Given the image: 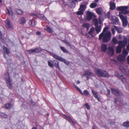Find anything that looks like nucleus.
<instances>
[{
    "instance_id": "nucleus-1",
    "label": "nucleus",
    "mask_w": 129,
    "mask_h": 129,
    "mask_svg": "<svg viewBox=\"0 0 129 129\" xmlns=\"http://www.w3.org/2000/svg\"><path fill=\"white\" fill-rule=\"evenodd\" d=\"M108 29V27H105L102 33L99 35V39L100 40L103 39V42H106L109 41L111 39V34L109 31H107Z\"/></svg>"
},
{
    "instance_id": "nucleus-2",
    "label": "nucleus",
    "mask_w": 129,
    "mask_h": 129,
    "mask_svg": "<svg viewBox=\"0 0 129 129\" xmlns=\"http://www.w3.org/2000/svg\"><path fill=\"white\" fill-rule=\"evenodd\" d=\"M127 44V42L124 41H120L119 42L118 45L116 47V52L117 53H120L122 47H124Z\"/></svg>"
},
{
    "instance_id": "nucleus-3",
    "label": "nucleus",
    "mask_w": 129,
    "mask_h": 129,
    "mask_svg": "<svg viewBox=\"0 0 129 129\" xmlns=\"http://www.w3.org/2000/svg\"><path fill=\"white\" fill-rule=\"evenodd\" d=\"M95 73L99 77H108L109 76V74L106 72L97 69L96 70Z\"/></svg>"
},
{
    "instance_id": "nucleus-4",
    "label": "nucleus",
    "mask_w": 129,
    "mask_h": 129,
    "mask_svg": "<svg viewBox=\"0 0 129 129\" xmlns=\"http://www.w3.org/2000/svg\"><path fill=\"white\" fill-rule=\"evenodd\" d=\"M128 7L127 6H121L117 7V9L121 11L122 14H127L129 13V10H128Z\"/></svg>"
},
{
    "instance_id": "nucleus-5",
    "label": "nucleus",
    "mask_w": 129,
    "mask_h": 129,
    "mask_svg": "<svg viewBox=\"0 0 129 129\" xmlns=\"http://www.w3.org/2000/svg\"><path fill=\"white\" fill-rule=\"evenodd\" d=\"M115 75L116 76L121 80L123 83H125L126 82V78L121 73L116 71L115 73Z\"/></svg>"
},
{
    "instance_id": "nucleus-6",
    "label": "nucleus",
    "mask_w": 129,
    "mask_h": 129,
    "mask_svg": "<svg viewBox=\"0 0 129 129\" xmlns=\"http://www.w3.org/2000/svg\"><path fill=\"white\" fill-rule=\"evenodd\" d=\"M119 16L122 21L123 26L125 27L126 26L128 23L127 17L120 14H119Z\"/></svg>"
},
{
    "instance_id": "nucleus-7",
    "label": "nucleus",
    "mask_w": 129,
    "mask_h": 129,
    "mask_svg": "<svg viewBox=\"0 0 129 129\" xmlns=\"http://www.w3.org/2000/svg\"><path fill=\"white\" fill-rule=\"evenodd\" d=\"M114 45H112L111 46H109L108 48L107 53L110 56H112L114 53Z\"/></svg>"
},
{
    "instance_id": "nucleus-8",
    "label": "nucleus",
    "mask_w": 129,
    "mask_h": 129,
    "mask_svg": "<svg viewBox=\"0 0 129 129\" xmlns=\"http://www.w3.org/2000/svg\"><path fill=\"white\" fill-rule=\"evenodd\" d=\"M93 14L90 11H88L86 13L85 16L86 19L88 21H90L92 19Z\"/></svg>"
},
{
    "instance_id": "nucleus-9",
    "label": "nucleus",
    "mask_w": 129,
    "mask_h": 129,
    "mask_svg": "<svg viewBox=\"0 0 129 129\" xmlns=\"http://www.w3.org/2000/svg\"><path fill=\"white\" fill-rule=\"evenodd\" d=\"M73 85L75 87L76 89L82 95H84L85 96H87L89 94V92L87 90H85L83 93L82 92V91L75 85L74 84H73Z\"/></svg>"
},
{
    "instance_id": "nucleus-10",
    "label": "nucleus",
    "mask_w": 129,
    "mask_h": 129,
    "mask_svg": "<svg viewBox=\"0 0 129 129\" xmlns=\"http://www.w3.org/2000/svg\"><path fill=\"white\" fill-rule=\"evenodd\" d=\"M120 70L123 72L127 76L129 77V71L126 68L121 67L120 68Z\"/></svg>"
},
{
    "instance_id": "nucleus-11",
    "label": "nucleus",
    "mask_w": 129,
    "mask_h": 129,
    "mask_svg": "<svg viewBox=\"0 0 129 129\" xmlns=\"http://www.w3.org/2000/svg\"><path fill=\"white\" fill-rule=\"evenodd\" d=\"M112 92L115 95L117 96H120L122 95V93L119 92L118 91L114 88L111 89Z\"/></svg>"
},
{
    "instance_id": "nucleus-12",
    "label": "nucleus",
    "mask_w": 129,
    "mask_h": 129,
    "mask_svg": "<svg viewBox=\"0 0 129 129\" xmlns=\"http://www.w3.org/2000/svg\"><path fill=\"white\" fill-rule=\"evenodd\" d=\"M91 74L92 73L90 71H86L85 72V74L83 75V77L86 78V80H87L89 78L90 75H91Z\"/></svg>"
},
{
    "instance_id": "nucleus-13",
    "label": "nucleus",
    "mask_w": 129,
    "mask_h": 129,
    "mask_svg": "<svg viewBox=\"0 0 129 129\" xmlns=\"http://www.w3.org/2000/svg\"><path fill=\"white\" fill-rule=\"evenodd\" d=\"M117 59L121 62H123L125 61V58L121 55H120L118 56Z\"/></svg>"
},
{
    "instance_id": "nucleus-14",
    "label": "nucleus",
    "mask_w": 129,
    "mask_h": 129,
    "mask_svg": "<svg viewBox=\"0 0 129 129\" xmlns=\"http://www.w3.org/2000/svg\"><path fill=\"white\" fill-rule=\"evenodd\" d=\"M88 4V2L85 3L84 5H82L80 6L79 9L82 10L83 12L86 8V6Z\"/></svg>"
},
{
    "instance_id": "nucleus-15",
    "label": "nucleus",
    "mask_w": 129,
    "mask_h": 129,
    "mask_svg": "<svg viewBox=\"0 0 129 129\" xmlns=\"http://www.w3.org/2000/svg\"><path fill=\"white\" fill-rule=\"evenodd\" d=\"M6 27L7 28H9L11 29L13 27L12 23L9 20L7 19L6 20Z\"/></svg>"
},
{
    "instance_id": "nucleus-16",
    "label": "nucleus",
    "mask_w": 129,
    "mask_h": 129,
    "mask_svg": "<svg viewBox=\"0 0 129 129\" xmlns=\"http://www.w3.org/2000/svg\"><path fill=\"white\" fill-rule=\"evenodd\" d=\"M41 49L40 48H36L34 49L30 50L27 51L29 53H31L34 52H38L41 51Z\"/></svg>"
},
{
    "instance_id": "nucleus-17",
    "label": "nucleus",
    "mask_w": 129,
    "mask_h": 129,
    "mask_svg": "<svg viewBox=\"0 0 129 129\" xmlns=\"http://www.w3.org/2000/svg\"><path fill=\"white\" fill-rule=\"evenodd\" d=\"M92 92L94 97L96 98L99 101H100V97L98 96L97 92L95 90H92Z\"/></svg>"
},
{
    "instance_id": "nucleus-18",
    "label": "nucleus",
    "mask_w": 129,
    "mask_h": 129,
    "mask_svg": "<svg viewBox=\"0 0 129 129\" xmlns=\"http://www.w3.org/2000/svg\"><path fill=\"white\" fill-rule=\"evenodd\" d=\"M110 10H113L115 8V4L112 2H110Z\"/></svg>"
},
{
    "instance_id": "nucleus-19",
    "label": "nucleus",
    "mask_w": 129,
    "mask_h": 129,
    "mask_svg": "<svg viewBox=\"0 0 129 129\" xmlns=\"http://www.w3.org/2000/svg\"><path fill=\"white\" fill-rule=\"evenodd\" d=\"M53 57L55 58L58 60L59 61H63L62 58H63L60 57L58 55H56L55 54H53L52 55Z\"/></svg>"
},
{
    "instance_id": "nucleus-20",
    "label": "nucleus",
    "mask_w": 129,
    "mask_h": 129,
    "mask_svg": "<svg viewBox=\"0 0 129 129\" xmlns=\"http://www.w3.org/2000/svg\"><path fill=\"white\" fill-rule=\"evenodd\" d=\"M101 50L102 51L105 52L107 49V46L105 44H103L101 46Z\"/></svg>"
},
{
    "instance_id": "nucleus-21",
    "label": "nucleus",
    "mask_w": 129,
    "mask_h": 129,
    "mask_svg": "<svg viewBox=\"0 0 129 129\" xmlns=\"http://www.w3.org/2000/svg\"><path fill=\"white\" fill-rule=\"evenodd\" d=\"M8 87L10 89H12L13 88V86L12 81L10 80L9 81L7 82Z\"/></svg>"
},
{
    "instance_id": "nucleus-22",
    "label": "nucleus",
    "mask_w": 129,
    "mask_h": 129,
    "mask_svg": "<svg viewBox=\"0 0 129 129\" xmlns=\"http://www.w3.org/2000/svg\"><path fill=\"white\" fill-rule=\"evenodd\" d=\"M4 77L5 80L6 82L11 80L8 73H6Z\"/></svg>"
},
{
    "instance_id": "nucleus-23",
    "label": "nucleus",
    "mask_w": 129,
    "mask_h": 129,
    "mask_svg": "<svg viewBox=\"0 0 129 129\" xmlns=\"http://www.w3.org/2000/svg\"><path fill=\"white\" fill-rule=\"evenodd\" d=\"M93 22L94 25L96 26H98L97 25L98 23L101 22L100 20H98L97 19L94 18L92 20Z\"/></svg>"
},
{
    "instance_id": "nucleus-24",
    "label": "nucleus",
    "mask_w": 129,
    "mask_h": 129,
    "mask_svg": "<svg viewBox=\"0 0 129 129\" xmlns=\"http://www.w3.org/2000/svg\"><path fill=\"white\" fill-rule=\"evenodd\" d=\"M19 21L20 24H24L26 23V20L24 17H22L21 18Z\"/></svg>"
},
{
    "instance_id": "nucleus-25",
    "label": "nucleus",
    "mask_w": 129,
    "mask_h": 129,
    "mask_svg": "<svg viewBox=\"0 0 129 129\" xmlns=\"http://www.w3.org/2000/svg\"><path fill=\"white\" fill-rule=\"evenodd\" d=\"M103 11V10L101 8H96V12L99 14H101Z\"/></svg>"
},
{
    "instance_id": "nucleus-26",
    "label": "nucleus",
    "mask_w": 129,
    "mask_h": 129,
    "mask_svg": "<svg viewBox=\"0 0 129 129\" xmlns=\"http://www.w3.org/2000/svg\"><path fill=\"white\" fill-rule=\"evenodd\" d=\"M64 118L68 120L70 122H72L73 124H75L74 122L71 119V118L68 116L65 115Z\"/></svg>"
},
{
    "instance_id": "nucleus-27",
    "label": "nucleus",
    "mask_w": 129,
    "mask_h": 129,
    "mask_svg": "<svg viewBox=\"0 0 129 129\" xmlns=\"http://www.w3.org/2000/svg\"><path fill=\"white\" fill-rule=\"evenodd\" d=\"M128 54V52L125 49H123L122 52V54L121 55L122 56L124 57L125 58L126 57Z\"/></svg>"
},
{
    "instance_id": "nucleus-28",
    "label": "nucleus",
    "mask_w": 129,
    "mask_h": 129,
    "mask_svg": "<svg viewBox=\"0 0 129 129\" xmlns=\"http://www.w3.org/2000/svg\"><path fill=\"white\" fill-rule=\"evenodd\" d=\"M53 62H55L54 64V66L56 68L58 69L59 70H60V69L59 66L58 62L56 60H54L53 61Z\"/></svg>"
},
{
    "instance_id": "nucleus-29",
    "label": "nucleus",
    "mask_w": 129,
    "mask_h": 129,
    "mask_svg": "<svg viewBox=\"0 0 129 129\" xmlns=\"http://www.w3.org/2000/svg\"><path fill=\"white\" fill-rule=\"evenodd\" d=\"M29 24L30 25L32 26H35L36 24L35 20L33 19L30 20L29 22Z\"/></svg>"
},
{
    "instance_id": "nucleus-30",
    "label": "nucleus",
    "mask_w": 129,
    "mask_h": 129,
    "mask_svg": "<svg viewBox=\"0 0 129 129\" xmlns=\"http://www.w3.org/2000/svg\"><path fill=\"white\" fill-rule=\"evenodd\" d=\"M114 27L115 28L116 30L118 33H120L122 32V28L117 27L115 26H114Z\"/></svg>"
},
{
    "instance_id": "nucleus-31",
    "label": "nucleus",
    "mask_w": 129,
    "mask_h": 129,
    "mask_svg": "<svg viewBox=\"0 0 129 129\" xmlns=\"http://www.w3.org/2000/svg\"><path fill=\"white\" fill-rule=\"evenodd\" d=\"M95 31L94 27H91L89 31L88 32V34L90 35H92Z\"/></svg>"
},
{
    "instance_id": "nucleus-32",
    "label": "nucleus",
    "mask_w": 129,
    "mask_h": 129,
    "mask_svg": "<svg viewBox=\"0 0 129 129\" xmlns=\"http://www.w3.org/2000/svg\"><path fill=\"white\" fill-rule=\"evenodd\" d=\"M95 27L96 31L97 33L98 34L101 31V27L100 26H96Z\"/></svg>"
},
{
    "instance_id": "nucleus-33",
    "label": "nucleus",
    "mask_w": 129,
    "mask_h": 129,
    "mask_svg": "<svg viewBox=\"0 0 129 129\" xmlns=\"http://www.w3.org/2000/svg\"><path fill=\"white\" fill-rule=\"evenodd\" d=\"M122 125L124 127H129V121H126L124 122L123 123Z\"/></svg>"
},
{
    "instance_id": "nucleus-34",
    "label": "nucleus",
    "mask_w": 129,
    "mask_h": 129,
    "mask_svg": "<svg viewBox=\"0 0 129 129\" xmlns=\"http://www.w3.org/2000/svg\"><path fill=\"white\" fill-rule=\"evenodd\" d=\"M97 5V4L96 3H91L90 5V7L92 8H94L96 7Z\"/></svg>"
},
{
    "instance_id": "nucleus-35",
    "label": "nucleus",
    "mask_w": 129,
    "mask_h": 129,
    "mask_svg": "<svg viewBox=\"0 0 129 129\" xmlns=\"http://www.w3.org/2000/svg\"><path fill=\"white\" fill-rule=\"evenodd\" d=\"M12 106V105L10 103L7 104H5L4 107L5 108L8 109L11 108Z\"/></svg>"
},
{
    "instance_id": "nucleus-36",
    "label": "nucleus",
    "mask_w": 129,
    "mask_h": 129,
    "mask_svg": "<svg viewBox=\"0 0 129 129\" xmlns=\"http://www.w3.org/2000/svg\"><path fill=\"white\" fill-rule=\"evenodd\" d=\"M3 49L5 53L7 54H9V50L6 47H4Z\"/></svg>"
},
{
    "instance_id": "nucleus-37",
    "label": "nucleus",
    "mask_w": 129,
    "mask_h": 129,
    "mask_svg": "<svg viewBox=\"0 0 129 129\" xmlns=\"http://www.w3.org/2000/svg\"><path fill=\"white\" fill-rule=\"evenodd\" d=\"M82 26L86 28L87 30H88L89 29V24L87 23H84L82 25Z\"/></svg>"
},
{
    "instance_id": "nucleus-38",
    "label": "nucleus",
    "mask_w": 129,
    "mask_h": 129,
    "mask_svg": "<svg viewBox=\"0 0 129 129\" xmlns=\"http://www.w3.org/2000/svg\"><path fill=\"white\" fill-rule=\"evenodd\" d=\"M62 41L66 44V46H69L70 48H71V45L70 42H68L66 40H63Z\"/></svg>"
},
{
    "instance_id": "nucleus-39",
    "label": "nucleus",
    "mask_w": 129,
    "mask_h": 129,
    "mask_svg": "<svg viewBox=\"0 0 129 129\" xmlns=\"http://www.w3.org/2000/svg\"><path fill=\"white\" fill-rule=\"evenodd\" d=\"M113 42L115 44H117L118 43V42L116 39L115 37H113L112 39Z\"/></svg>"
},
{
    "instance_id": "nucleus-40",
    "label": "nucleus",
    "mask_w": 129,
    "mask_h": 129,
    "mask_svg": "<svg viewBox=\"0 0 129 129\" xmlns=\"http://www.w3.org/2000/svg\"><path fill=\"white\" fill-rule=\"evenodd\" d=\"M79 11L77 12L76 14L78 15H82L83 14V11L79 9Z\"/></svg>"
},
{
    "instance_id": "nucleus-41",
    "label": "nucleus",
    "mask_w": 129,
    "mask_h": 129,
    "mask_svg": "<svg viewBox=\"0 0 129 129\" xmlns=\"http://www.w3.org/2000/svg\"><path fill=\"white\" fill-rule=\"evenodd\" d=\"M17 13L19 15H21L23 14V12L20 10L17 9L16 10Z\"/></svg>"
},
{
    "instance_id": "nucleus-42",
    "label": "nucleus",
    "mask_w": 129,
    "mask_h": 129,
    "mask_svg": "<svg viewBox=\"0 0 129 129\" xmlns=\"http://www.w3.org/2000/svg\"><path fill=\"white\" fill-rule=\"evenodd\" d=\"M113 23L115 24H118V18H117L116 19L112 21Z\"/></svg>"
},
{
    "instance_id": "nucleus-43",
    "label": "nucleus",
    "mask_w": 129,
    "mask_h": 129,
    "mask_svg": "<svg viewBox=\"0 0 129 129\" xmlns=\"http://www.w3.org/2000/svg\"><path fill=\"white\" fill-rule=\"evenodd\" d=\"M60 48L64 52H67V50L65 48L63 47H60Z\"/></svg>"
},
{
    "instance_id": "nucleus-44",
    "label": "nucleus",
    "mask_w": 129,
    "mask_h": 129,
    "mask_svg": "<svg viewBox=\"0 0 129 129\" xmlns=\"http://www.w3.org/2000/svg\"><path fill=\"white\" fill-rule=\"evenodd\" d=\"M46 30L49 32L51 33L52 32V30L51 28L48 26H47L46 29Z\"/></svg>"
},
{
    "instance_id": "nucleus-45",
    "label": "nucleus",
    "mask_w": 129,
    "mask_h": 129,
    "mask_svg": "<svg viewBox=\"0 0 129 129\" xmlns=\"http://www.w3.org/2000/svg\"><path fill=\"white\" fill-rule=\"evenodd\" d=\"M84 106L85 108H86L88 110H89L90 109V106L87 103H86L84 105Z\"/></svg>"
},
{
    "instance_id": "nucleus-46",
    "label": "nucleus",
    "mask_w": 129,
    "mask_h": 129,
    "mask_svg": "<svg viewBox=\"0 0 129 129\" xmlns=\"http://www.w3.org/2000/svg\"><path fill=\"white\" fill-rule=\"evenodd\" d=\"M117 18V17H116L114 16H111V17H110V18L112 21L115 20Z\"/></svg>"
},
{
    "instance_id": "nucleus-47",
    "label": "nucleus",
    "mask_w": 129,
    "mask_h": 129,
    "mask_svg": "<svg viewBox=\"0 0 129 129\" xmlns=\"http://www.w3.org/2000/svg\"><path fill=\"white\" fill-rule=\"evenodd\" d=\"M62 60L63 61H61L64 62L65 64L68 65L69 64V62L67 61H66V60L63 58Z\"/></svg>"
},
{
    "instance_id": "nucleus-48",
    "label": "nucleus",
    "mask_w": 129,
    "mask_h": 129,
    "mask_svg": "<svg viewBox=\"0 0 129 129\" xmlns=\"http://www.w3.org/2000/svg\"><path fill=\"white\" fill-rule=\"evenodd\" d=\"M40 17H41L42 18L43 20H46V18L45 17L43 14H40Z\"/></svg>"
},
{
    "instance_id": "nucleus-49",
    "label": "nucleus",
    "mask_w": 129,
    "mask_h": 129,
    "mask_svg": "<svg viewBox=\"0 0 129 129\" xmlns=\"http://www.w3.org/2000/svg\"><path fill=\"white\" fill-rule=\"evenodd\" d=\"M1 115L2 116V117L4 118H6L8 116L7 115L5 114L4 113H2L1 114Z\"/></svg>"
},
{
    "instance_id": "nucleus-50",
    "label": "nucleus",
    "mask_w": 129,
    "mask_h": 129,
    "mask_svg": "<svg viewBox=\"0 0 129 129\" xmlns=\"http://www.w3.org/2000/svg\"><path fill=\"white\" fill-rule=\"evenodd\" d=\"M115 29H116V28L114 27V26L112 28L111 30L113 34H114L115 33Z\"/></svg>"
},
{
    "instance_id": "nucleus-51",
    "label": "nucleus",
    "mask_w": 129,
    "mask_h": 129,
    "mask_svg": "<svg viewBox=\"0 0 129 129\" xmlns=\"http://www.w3.org/2000/svg\"><path fill=\"white\" fill-rule=\"evenodd\" d=\"M48 64L49 66L51 67H52L53 66V64L51 63V62L50 61H48Z\"/></svg>"
},
{
    "instance_id": "nucleus-52",
    "label": "nucleus",
    "mask_w": 129,
    "mask_h": 129,
    "mask_svg": "<svg viewBox=\"0 0 129 129\" xmlns=\"http://www.w3.org/2000/svg\"><path fill=\"white\" fill-rule=\"evenodd\" d=\"M110 12H108L107 13V17L109 19L110 18Z\"/></svg>"
},
{
    "instance_id": "nucleus-53",
    "label": "nucleus",
    "mask_w": 129,
    "mask_h": 129,
    "mask_svg": "<svg viewBox=\"0 0 129 129\" xmlns=\"http://www.w3.org/2000/svg\"><path fill=\"white\" fill-rule=\"evenodd\" d=\"M6 12L7 14H8V15H10V13L9 10L7 9Z\"/></svg>"
},
{
    "instance_id": "nucleus-54",
    "label": "nucleus",
    "mask_w": 129,
    "mask_h": 129,
    "mask_svg": "<svg viewBox=\"0 0 129 129\" xmlns=\"http://www.w3.org/2000/svg\"><path fill=\"white\" fill-rule=\"evenodd\" d=\"M118 38L120 40H121L122 39V37L121 35H118Z\"/></svg>"
},
{
    "instance_id": "nucleus-55",
    "label": "nucleus",
    "mask_w": 129,
    "mask_h": 129,
    "mask_svg": "<svg viewBox=\"0 0 129 129\" xmlns=\"http://www.w3.org/2000/svg\"><path fill=\"white\" fill-rule=\"evenodd\" d=\"M107 92H108L107 94V95H109L110 94V91L109 90H107Z\"/></svg>"
},
{
    "instance_id": "nucleus-56",
    "label": "nucleus",
    "mask_w": 129,
    "mask_h": 129,
    "mask_svg": "<svg viewBox=\"0 0 129 129\" xmlns=\"http://www.w3.org/2000/svg\"><path fill=\"white\" fill-rule=\"evenodd\" d=\"M127 63L129 64V55L127 57Z\"/></svg>"
},
{
    "instance_id": "nucleus-57",
    "label": "nucleus",
    "mask_w": 129,
    "mask_h": 129,
    "mask_svg": "<svg viewBox=\"0 0 129 129\" xmlns=\"http://www.w3.org/2000/svg\"><path fill=\"white\" fill-rule=\"evenodd\" d=\"M36 34L37 35H40V31H37L36 33Z\"/></svg>"
},
{
    "instance_id": "nucleus-58",
    "label": "nucleus",
    "mask_w": 129,
    "mask_h": 129,
    "mask_svg": "<svg viewBox=\"0 0 129 129\" xmlns=\"http://www.w3.org/2000/svg\"><path fill=\"white\" fill-rule=\"evenodd\" d=\"M2 37V33L0 31V39H1Z\"/></svg>"
},
{
    "instance_id": "nucleus-59",
    "label": "nucleus",
    "mask_w": 129,
    "mask_h": 129,
    "mask_svg": "<svg viewBox=\"0 0 129 129\" xmlns=\"http://www.w3.org/2000/svg\"><path fill=\"white\" fill-rule=\"evenodd\" d=\"M127 49L128 50H129V44H128L127 46Z\"/></svg>"
},
{
    "instance_id": "nucleus-60",
    "label": "nucleus",
    "mask_w": 129,
    "mask_h": 129,
    "mask_svg": "<svg viewBox=\"0 0 129 129\" xmlns=\"http://www.w3.org/2000/svg\"><path fill=\"white\" fill-rule=\"evenodd\" d=\"M80 82L79 81H78L76 82V83L77 84H79L80 83Z\"/></svg>"
},
{
    "instance_id": "nucleus-61",
    "label": "nucleus",
    "mask_w": 129,
    "mask_h": 129,
    "mask_svg": "<svg viewBox=\"0 0 129 129\" xmlns=\"http://www.w3.org/2000/svg\"><path fill=\"white\" fill-rule=\"evenodd\" d=\"M94 1L95 2H98V0H94Z\"/></svg>"
},
{
    "instance_id": "nucleus-62",
    "label": "nucleus",
    "mask_w": 129,
    "mask_h": 129,
    "mask_svg": "<svg viewBox=\"0 0 129 129\" xmlns=\"http://www.w3.org/2000/svg\"><path fill=\"white\" fill-rule=\"evenodd\" d=\"M32 129H37L35 127H34Z\"/></svg>"
},
{
    "instance_id": "nucleus-63",
    "label": "nucleus",
    "mask_w": 129,
    "mask_h": 129,
    "mask_svg": "<svg viewBox=\"0 0 129 129\" xmlns=\"http://www.w3.org/2000/svg\"><path fill=\"white\" fill-rule=\"evenodd\" d=\"M114 102H115V103H116V102H117V101H115V100H114Z\"/></svg>"
},
{
    "instance_id": "nucleus-64",
    "label": "nucleus",
    "mask_w": 129,
    "mask_h": 129,
    "mask_svg": "<svg viewBox=\"0 0 129 129\" xmlns=\"http://www.w3.org/2000/svg\"><path fill=\"white\" fill-rule=\"evenodd\" d=\"M35 15V14H32V15H31V16H34Z\"/></svg>"
}]
</instances>
